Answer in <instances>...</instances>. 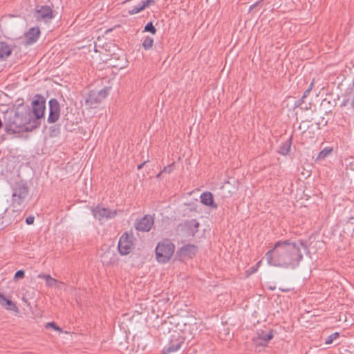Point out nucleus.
Listing matches in <instances>:
<instances>
[{"label": "nucleus", "mask_w": 354, "mask_h": 354, "mask_svg": "<svg viewBox=\"0 0 354 354\" xmlns=\"http://www.w3.org/2000/svg\"><path fill=\"white\" fill-rule=\"evenodd\" d=\"M308 250L302 241L292 242L290 240L278 241L268 251L266 257L270 266L286 269H295L303 259L301 248Z\"/></svg>", "instance_id": "nucleus-1"}, {"label": "nucleus", "mask_w": 354, "mask_h": 354, "mask_svg": "<svg viewBox=\"0 0 354 354\" xmlns=\"http://www.w3.org/2000/svg\"><path fill=\"white\" fill-rule=\"evenodd\" d=\"M40 122L37 120H30L28 121L27 118L23 117L16 112L13 115H10L5 120V131L8 134H14L21 131H30L37 128Z\"/></svg>", "instance_id": "nucleus-2"}, {"label": "nucleus", "mask_w": 354, "mask_h": 354, "mask_svg": "<svg viewBox=\"0 0 354 354\" xmlns=\"http://www.w3.org/2000/svg\"><path fill=\"white\" fill-rule=\"evenodd\" d=\"M174 244L168 239L158 243L156 248L157 261L162 263L168 262L174 254Z\"/></svg>", "instance_id": "nucleus-3"}, {"label": "nucleus", "mask_w": 354, "mask_h": 354, "mask_svg": "<svg viewBox=\"0 0 354 354\" xmlns=\"http://www.w3.org/2000/svg\"><path fill=\"white\" fill-rule=\"evenodd\" d=\"M32 113L35 118L39 120L44 118L46 109V99L41 95L37 94L32 102Z\"/></svg>", "instance_id": "nucleus-4"}, {"label": "nucleus", "mask_w": 354, "mask_h": 354, "mask_svg": "<svg viewBox=\"0 0 354 354\" xmlns=\"http://www.w3.org/2000/svg\"><path fill=\"white\" fill-rule=\"evenodd\" d=\"M28 188L26 185L18 183L12 189V201L13 205H21L26 198Z\"/></svg>", "instance_id": "nucleus-5"}, {"label": "nucleus", "mask_w": 354, "mask_h": 354, "mask_svg": "<svg viewBox=\"0 0 354 354\" xmlns=\"http://www.w3.org/2000/svg\"><path fill=\"white\" fill-rule=\"evenodd\" d=\"M133 235H129L127 232L124 233L120 238L118 249L121 255L129 254L133 248L132 242Z\"/></svg>", "instance_id": "nucleus-6"}, {"label": "nucleus", "mask_w": 354, "mask_h": 354, "mask_svg": "<svg viewBox=\"0 0 354 354\" xmlns=\"http://www.w3.org/2000/svg\"><path fill=\"white\" fill-rule=\"evenodd\" d=\"M34 17L37 21L48 22L55 17L53 10L48 6H37Z\"/></svg>", "instance_id": "nucleus-7"}, {"label": "nucleus", "mask_w": 354, "mask_h": 354, "mask_svg": "<svg viewBox=\"0 0 354 354\" xmlns=\"http://www.w3.org/2000/svg\"><path fill=\"white\" fill-rule=\"evenodd\" d=\"M92 212L93 216L100 221L113 218L117 215L115 209H110L100 205L94 208Z\"/></svg>", "instance_id": "nucleus-8"}, {"label": "nucleus", "mask_w": 354, "mask_h": 354, "mask_svg": "<svg viewBox=\"0 0 354 354\" xmlns=\"http://www.w3.org/2000/svg\"><path fill=\"white\" fill-rule=\"evenodd\" d=\"M49 115L47 122L50 124L56 122L60 117V104L55 98H52L48 102Z\"/></svg>", "instance_id": "nucleus-9"}, {"label": "nucleus", "mask_w": 354, "mask_h": 354, "mask_svg": "<svg viewBox=\"0 0 354 354\" xmlns=\"http://www.w3.org/2000/svg\"><path fill=\"white\" fill-rule=\"evenodd\" d=\"M154 223L153 216L147 214L140 219H137L134 225L138 231L149 232Z\"/></svg>", "instance_id": "nucleus-10"}, {"label": "nucleus", "mask_w": 354, "mask_h": 354, "mask_svg": "<svg viewBox=\"0 0 354 354\" xmlns=\"http://www.w3.org/2000/svg\"><path fill=\"white\" fill-rule=\"evenodd\" d=\"M200 223L195 219L187 220L179 225L181 231H184L188 236H194L198 232Z\"/></svg>", "instance_id": "nucleus-11"}, {"label": "nucleus", "mask_w": 354, "mask_h": 354, "mask_svg": "<svg viewBox=\"0 0 354 354\" xmlns=\"http://www.w3.org/2000/svg\"><path fill=\"white\" fill-rule=\"evenodd\" d=\"M197 252V247L193 244H187L181 247L176 252V257L181 260L185 257H192Z\"/></svg>", "instance_id": "nucleus-12"}, {"label": "nucleus", "mask_w": 354, "mask_h": 354, "mask_svg": "<svg viewBox=\"0 0 354 354\" xmlns=\"http://www.w3.org/2000/svg\"><path fill=\"white\" fill-rule=\"evenodd\" d=\"M40 33V30L38 27L30 28L25 33V44L31 45L35 43L38 40Z\"/></svg>", "instance_id": "nucleus-13"}, {"label": "nucleus", "mask_w": 354, "mask_h": 354, "mask_svg": "<svg viewBox=\"0 0 354 354\" xmlns=\"http://www.w3.org/2000/svg\"><path fill=\"white\" fill-rule=\"evenodd\" d=\"M183 343V341L180 339L176 338L175 339H171L170 343L169 344L167 347H165L163 349V354H168L170 353L176 352L178 351L182 344Z\"/></svg>", "instance_id": "nucleus-14"}, {"label": "nucleus", "mask_w": 354, "mask_h": 354, "mask_svg": "<svg viewBox=\"0 0 354 354\" xmlns=\"http://www.w3.org/2000/svg\"><path fill=\"white\" fill-rule=\"evenodd\" d=\"M201 201L203 205L213 209H216L218 207L217 204L214 201L213 194L209 192H203L201 195Z\"/></svg>", "instance_id": "nucleus-15"}, {"label": "nucleus", "mask_w": 354, "mask_h": 354, "mask_svg": "<svg viewBox=\"0 0 354 354\" xmlns=\"http://www.w3.org/2000/svg\"><path fill=\"white\" fill-rule=\"evenodd\" d=\"M0 304L7 310L19 312L17 305L12 300L6 298L1 293H0Z\"/></svg>", "instance_id": "nucleus-16"}, {"label": "nucleus", "mask_w": 354, "mask_h": 354, "mask_svg": "<svg viewBox=\"0 0 354 354\" xmlns=\"http://www.w3.org/2000/svg\"><path fill=\"white\" fill-rule=\"evenodd\" d=\"M97 91H91L85 100L86 105L89 107H95V106L102 102L101 99L97 96Z\"/></svg>", "instance_id": "nucleus-17"}, {"label": "nucleus", "mask_w": 354, "mask_h": 354, "mask_svg": "<svg viewBox=\"0 0 354 354\" xmlns=\"http://www.w3.org/2000/svg\"><path fill=\"white\" fill-rule=\"evenodd\" d=\"M12 53V48L4 41H0V61L6 60Z\"/></svg>", "instance_id": "nucleus-18"}, {"label": "nucleus", "mask_w": 354, "mask_h": 354, "mask_svg": "<svg viewBox=\"0 0 354 354\" xmlns=\"http://www.w3.org/2000/svg\"><path fill=\"white\" fill-rule=\"evenodd\" d=\"M274 331L273 330H261L258 333V337L261 340L260 344L261 345H266L270 340H271L274 337Z\"/></svg>", "instance_id": "nucleus-19"}, {"label": "nucleus", "mask_w": 354, "mask_h": 354, "mask_svg": "<svg viewBox=\"0 0 354 354\" xmlns=\"http://www.w3.org/2000/svg\"><path fill=\"white\" fill-rule=\"evenodd\" d=\"M291 140L292 138H290L289 140H286V142L281 144L278 151V152L280 154L286 155L290 151L291 147Z\"/></svg>", "instance_id": "nucleus-20"}, {"label": "nucleus", "mask_w": 354, "mask_h": 354, "mask_svg": "<svg viewBox=\"0 0 354 354\" xmlns=\"http://www.w3.org/2000/svg\"><path fill=\"white\" fill-rule=\"evenodd\" d=\"M333 151V148L330 147H325L322 149L319 153L316 158V160H322L325 159L328 155H330Z\"/></svg>", "instance_id": "nucleus-21"}, {"label": "nucleus", "mask_w": 354, "mask_h": 354, "mask_svg": "<svg viewBox=\"0 0 354 354\" xmlns=\"http://www.w3.org/2000/svg\"><path fill=\"white\" fill-rule=\"evenodd\" d=\"M39 277L44 279L48 286H53L57 283V281L53 278L50 275L39 274Z\"/></svg>", "instance_id": "nucleus-22"}, {"label": "nucleus", "mask_w": 354, "mask_h": 354, "mask_svg": "<svg viewBox=\"0 0 354 354\" xmlns=\"http://www.w3.org/2000/svg\"><path fill=\"white\" fill-rule=\"evenodd\" d=\"M153 39L152 37H149V36H147L143 41H142V47L145 49V50H149L150 49L152 46H153Z\"/></svg>", "instance_id": "nucleus-23"}, {"label": "nucleus", "mask_w": 354, "mask_h": 354, "mask_svg": "<svg viewBox=\"0 0 354 354\" xmlns=\"http://www.w3.org/2000/svg\"><path fill=\"white\" fill-rule=\"evenodd\" d=\"M144 31L145 32H151V34L153 35H155L156 33V28L154 27L153 23L151 21L150 22H148L145 28H144Z\"/></svg>", "instance_id": "nucleus-24"}, {"label": "nucleus", "mask_w": 354, "mask_h": 354, "mask_svg": "<svg viewBox=\"0 0 354 354\" xmlns=\"http://www.w3.org/2000/svg\"><path fill=\"white\" fill-rule=\"evenodd\" d=\"M339 337V333L338 332H335V333L330 335L329 336H328L325 339V344H332L333 342V341L335 339H336Z\"/></svg>", "instance_id": "nucleus-25"}, {"label": "nucleus", "mask_w": 354, "mask_h": 354, "mask_svg": "<svg viewBox=\"0 0 354 354\" xmlns=\"http://www.w3.org/2000/svg\"><path fill=\"white\" fill-rule=\"evenodd\" d=\"M97 96H99V97L102 101L104 99H105L107 97V95L109 94V89L106 88H102L100 91H97Z\"/></svg>", "instance_id": "nucleus-26"}, {"label": "nucleus", "mask_w": 354, "mask_h": 354, "mask_svg": "<svg viewBox=\"0 0 354 354\" xmlns=\"http://www.w3.org/2000/svg\"><path fill=\"white\" fill-rule=\"evenodd\" d=\"M142 10H143V8H142L141 5H139V6L133 7L132 9H131L128 11V13L131 15H133L137 14Z\"/></svg>", "instance_id": "nucleus-27"}, {"label": "nucleus", "mask_w": 354, "mask_h": 354, "mask_svg": "<svg viewBox=\"0 0 354 354\" xmlns=\"http://www.w3.org/2000/svg\"><path fill=\"white\" fill-rule=\"evenodd\" d=\"M155 3L154 0H145L142 2L141 6L145 10L146 8L149 7L150 5H153Z\"/></svg>", "instance_id": "nucleus-28"}, {"label": "nucleus", "mask_w": 354, "mask_h": 354, "mask_svg": "<svg viewBox=\"0 0 354 354\" xmlns=\"http://www.w3.org/2000/svg\"><path fill=\"white\" fill-rule=\"evenodd\" d=\"M24 276H25L24 271L22 270H19L16 272L14 278H15V279L17 280V279H23L24 277Z\"/></svg>", "instance_id": "nucleus-29"}, {"label": "nucleus", "mask_w": 354, "mask_h": 354, "mask_svg": "<svg viewBox=\"0 0 354 354\" xmlns=\"http://www.w3.org/2000/svg\"><path fill=\"white\" fill-rule=\"evenodd\" d=\"M313 82H312L309 85L308 88L304 91L302 95L303 99H305L310 94L311 90L313 89Z\"/></svg>", "instance_id": "nucleus-30"}, {"label": "nucleus", "mask_w": 354, "mask_h": 354, "mask_svg": "<svg viewBox=\"0 0 354 354\" xmlns=\"http://www.w3.org/2000/svg\"><path fill=\"white\" fill-rule=\"evenodd\" d=\"M49 327L53 328L55 330H57V331L61 330V328L58 326H57L55 322L47 323L46 325V328H49Z\"/></svg>", "instance_id": "nucleus-31"}, {"label": "nucleus", "mask_w": 354, "mask_h": 354, "mask_svg": "<svg viewBox=\"0 0 354 354\" xmlns=\"http://www.w3.org/2000/svg\"><path fill=\"white\" fill-rule=\"evenodd\" d=\"M173 170H174V166L171 164V165H167L166 167H164L163 169L162 170V172L170 174L173 171Z\"/></svg>", "instance_id": "nucleus-32"}, {"label": "nucleus", "mask_w": 354, "mask_h": 354, "mask_svg": "<svg viewBox=\"0 0 354 354\" xmlns=\"http://www.w3.org/2000/svg\"><path fill=\"white\" fill-rule=\"evenodd\" d=\"M35 217L33 216H29L26 218V223L27 225H32L34 223Z\"/></svg>", "instance_id": "nucleus-33"}, {"label": "nucleus", "mask_w": 354, "mask_h": 354, "mask_svg": "<svg viewBox=\"0 0 354 354\" xmlns=\"http://www.w3.org/2000/svg\"><path fill=\"white\" fill-rule=\"evenodd\" d=\"M304 102V99L302 98V97L297 100L295 103V107H299L302 105V104Z\"/></svg>", "instance_id": "nucleus-34"}, {"label": "nucleus", "mask_w": 354, "mask_h": 354, "mask_svg": "<svg viewBox=\"0 0 354 354\" xmlns=\"http://www.w3.org/2000/svg\"><path fill=\"white\" fill-rule=\"evenodd\" d=\"M50 136H54V132L55 131V127H51L50 128Z\"/></svg>", "instance_id": "nucleus-35"}, {"label": "nucleus", "mask_w": 354, "mask_h": 354, "mask_svg": "<svg viewBox=\"0 0 354 354\" xmlns=\"http://www.w3.org/2000/svg\"><path fill=\"white\" fill-rule=\"evenodd\" d=\"M251 273H254L257 271V268H254V267H252L251 268Z\"/></svg>", "instance_id": "nucleus-36"}, {"label": "nucleus", "mask_w": 354, "mask_h": 354, "mask_svg": "<svg viewBox=\"0 0 354 354\" xmlns=\"http://www.w3.org/2000/svg\"><path fill=\"white\" fill-rule=\"evenodd\" d=\"M145 164V162H143V163H142V164H140V165H138V169H142V167H143V165H144Z\"/></svg>", "instance_id": "nucleus-37"}, {"label": "nucleus", "mask_w": 354, "mask_h": 354, "mask_svg": "<svg viewBox=\"0 0 354 354\" xmlns=\"http://www.w3.org/2000/svg\"><path fill=\"white\" fill-rule=\"evenodd\" d=\"M257 5V3H254V4H252V6H250V10H252Z\"/></svg>", "instance_id": "nucleus-38"}, {"label": "nucleus", "mask_w": 354, "mask_h": 354, "mask_svg": "<svg viewBox=\"0 0 354 354\" xmlns=\"http://www.w3.org/2000/svg\"><path fill=\"white\" fill-rule=\"evenodd\" d=\"M162 174H163V173H162V171H161L160 173H158V174L156 175V178H160V176H161V175H162Z\"/></svg>", "instance_id": "nucleus-39"}, {"label": "nucleus", "mask_w": 354, "mask_h": 354, "mask_svg": "<svg viewBox=\"0 0 354 354\" xmlns=\"http://www.w3.org/2000/svg\"><path fill=\"white\" fill-rule=\"evenodd\" d=\"M310 108V104H309V106H306V107H304V109L305 110H308V109H309Z\"/></svg>", "instance_id": "nucleus-40"}, {"label": "nucleus", "mask_w": 354, "mask_h": 354, "mask_svg": "<svg viewBox=\"0 0 354 354\" xmlns=\"http://www.w3.org/2000/svg\"><path fill=\"white\" fill-rule=\"evenodd\" d=\"M2 127H3V122H2L1 119L0 118V129H1Z\"/></svg>", "instance_id": "nucleus-41"}, {"label": "nucleus", "mask_w": 354, "mask_h": 354, "mask_svg": "<svg viewBox=\"0 0 354 354\" xmlns=\"http://www.w3.org/2000/svg\"><path fill=\"white\" fill-rule=\"evenodd\" d=\"M6 215L5 216L3 217V219H6Z\"/></svg>", "instance_id": "nucleus-42"}, {"label": "nucleus", "mask_w": 354, "mask_h": 354, "mask_svg": "<svg viewBox=\"0 0 354 354\" xmlns=\"http://www.w3.org/2000/svg\"><path fill=\"white\" fill-rule=\"evenodd\" d=\"M261 263V261H259V263L257 264V266H259Z\"/></svg>", "instance_id": "nucleus-43"}, {"label": "nucleus", "mask_w": 354, "mask_h": 354, "mask_svg": "<svg viewBox=\"0 0 354 354\" xmlns=\"http://www.w3.org/2000/svg\"><path fill=\"white\" fill-rule=\"evenodd\" d=\"M299 129H301V125H300V126H299Z\"/></svg>", "instance_id": "nucleus-44"}, {"label": "nucleus", "mask_w": 354, "mask_h": 354, "mask_svg": "<svg viewBox=\"0 0 354 354\" xmlns=\"http://www.w3.org/2000/svg\"><path fill=\"white\" fill-rule=\"evenodd\" d=\"M1 228H2V227H0V230H1Z\"/></svg>", "instance_id": "nucleus-45"}]
</instances>
